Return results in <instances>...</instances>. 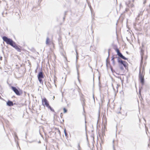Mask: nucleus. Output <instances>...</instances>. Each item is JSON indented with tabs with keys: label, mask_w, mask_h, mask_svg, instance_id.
<instances>
[{
	"label": "nucleus",
	"mask_w": 150,
	"mask_h": 150,
	"mask_svg": "<svg viewBox=\"0 0 150 150\" xmlns=\"http://www.w3.org/2000/svg\"><path fill=\"white\" fill-rule=\"evenodd\" d=\"M2 39L7 44H8L15 48L18 52H21V50L16 45L15 42L11 39L8 38L6 36H3Z\"/></svg>",
	"instance_id": "1"
},
{
	"label": "nucleus",
	"mask_w": 150,
	"mask_h": 150,
	"mask_svg": "<svg viewBox=\"0 0 150 150\" xmlns=\"http://www.w3.org/2000/svg\"><path fill=\"white\" fill-rule=\"evenodd\" d=\"M11 89L14 91L16 94L17 96H20L23 93V91L20 89L16 88L14 86H11Z\"/></svg>",
	"instance_id": "2"
},
{
	"label": "nucleus",
	"mask_w": 150,
	"mask_h": 150,
	"mask_svg": "<svg viewBox=\"0 0 150 150\" xmlns=\"http://www.w3.org/2000/svg\"><path fill=\"white\" fill-rule=\"evenodd\" d=\"M15 105H16V104L15 100L12 101L9 100H8L6 102V105L8 107H11Z\"/></svg>",
	"instance_id": "3"
},
{
	"label": "nucleus",
	"mask_w": 150,
	"mask_h": 150,
	"mask_svg": "<svg viewBox=\"0 0 150 150\" xmlns=\"http://www.w3.org/2000/svg\"><path fill=\"white\" fill-rule=\"evenodd\" d=\"M139 80L141 83L142 86H143L145 83V79L144 76H139Z\"/></svg>",
	"instance_id": "4"
},
{
	"label": "nucleus",
	"mask_w": 150,
	"mask_h": 150,
	"mask_svg": "<svg viewBox=\"0 0 150 150\" xmlns=\"http://www.w3.org/2000/svg\"><path fill=\"white\" fill-rule=\"evenodd\" d=\"M42 105L44 106H45L46 107L49 104V103L46 98H44L43 99H42Z\"/></svg>",
	"instance_id": "5"
},
{
	"label": "nucleus",
	"mask_w": 150,
	"mask_h": 150,
	"mask_svg": "<svg viewBox=\"0 0 150 150\" xmlns=\"http://www.w3.org/2000/svg\"><path fill=\"white\" fill-rule=\"evenodd\" d=\"M45 76H37L39 82L42 85H43V79H44Z\"/></svg>",
	"instance_id": "6"
},
{
	"label": "nucleus",
	"mask_w": 150,
	"mask_h": 150,
	"mask_svg": "<svg viewBox=\"0 0 150 150\" xmlns=\"http://www.w3.org/2000/svg\"><path fill=\"white\" fill-rule=\"evenodd\" d=\"M126 5L129 7L132 8L134 7L133 3H132L131 1L129 0L126 1L125 3Z\"/></svg>",
	"instance_id": "7"
},
{
	"label": "nucleus",
	"mask_w": 150,
	"mask_h": 150,
	"mask_svg": "<svg viewBox=\"0 0 150 150\" xmlns=\"http://www.w3.org/2000/svg\"><path fill=\"white\" fill-rule=\"evenodd\" d=\"M53 43L52 41H50L49 38L47 37L46 38V45H48L50 44H53Z\"/></svg>",
	"instance_id": "8"
},
{
	"label": "nucleus",
	"mask_w": 150,
	"mask_h": 150,
	"mask_svg": "<svg viewBox=\"0 0 150 150\" xmlns=\"http://www.w3.org/2000/svg\"><path fill=\"white\" fill-rule=\"evenodd\" d=\"M144 67H140L139 70V75H143L145 74L144 72Z\"/></svg>",
	"instance_id": "9"
},
{
	"label": "nucleus",
	"mask_w": 150,
	"mask_h": 150,
	"mask_svg": "<svg viewBox=\"0 0 150 150\" xmlns=\"http://www.w3.org/2000/svg\"><path fill=\"white\" fill-rule=\"evenodd\" d=\"M144 51L142 50H141V59L140 64L142 65L143 62V55Z\"/></svg>",
	"instance_id": "10"
},
{
	"label": "nucleus",
	"mask_w": 150,
	"mask_h": 150,
	"mask_svg": "<svg viewBox=\"0 0 150 150\" xmlns=\"http://www.w3.org/2000/svg\"><path fill=\"white\" fill-rule=\"evenodd\" d=\"M117 54L119 57H120V58H122V59H125V60H127L128 59V58H126L120 52L119 53Z\"/></svg>",
	"instance_id": "11"
},
{
	"label": "nucleus",
	"mask_w": 150,
	"mask_h": 150,
	"mask_svg": "<svg viewBox=\"0 0 150 150\" xmlns=\"http://www.w3.org/2000/svg\"><path fill=\"white\" fill-rule=\"evenodd\" d=\"M80 100L81 101H85V99L83 98V95L81 93H80Z\"/></svg>",
	"instance_id": "12"
},
{
	"label": "nucleus",
	"mask_w": 150,
	"mask_h": 150,
	"mask_svg": "<svg viewBox=\"0 0 150 150\" xmlns=\"http://www.w3.org/2000/svg\"><path fill=\"white\" fill-rule=\"evenodd\" d=\"M46 107L52 112H55L54 109L49 105V104Z\"/></svg>",
	"instance_id": "13"
},
{
	"label": "nucleus",
	"mask_w": 150,
	"mask_h": 150,
	"mask_svg": "<svg viewBox=\"0 0 150 150\" xmlns=\"http://www.w3.org/2000/svg\"><path fill=\"white\" fill-rule=\"evenodd\" d=\"M46 107L52 112H55L54 109L49 105V104Z\"/></svg>",
	"instance_id": "14"
},
{
	"label": "nucleus",
	"mask_w": 150,
	"mask_h": 150,
	"mask_svg": "<svg viewBox=\"0 0 150 150\" xmlns=\"http://www.w3.org/2000/svg\"><path fill=\"white\" fill-rule=\"evenodd\" d=\"M46 107L52 112H55L54 109L49 105V104Z\"/></svg>",
	"instance_id": "15"
},
{
	"label": "nucleus",
	"mask_w": 150,
	"mask_h": 150,
	"mask_svg": "<svg viewBox=\"0 0 150 150\" xmlns=\"http://www.w3.org/2000/svg\"><path fill=\"white\" fill-rule=\"evenodd\" d=\"M100 76H99L98 77V79L99 80V90L100 91L101 88L102 87V86H101V85H100L101 83H100Z\"/></svg>",
	"instance_id": "16"
},
{
	"label": "nucleus",
	"mask_w": 150,
	"mask_h": 150,
	"mask_svg": "<svg viewBox=\"0 0 150 150\" xmlns=\"http://www.w3.org/2000/svg\"><path fill=\"white\" fill-rule=\"evenodd\" d=\"M142 86H142L141 87H139V94L140 95L141 97H142L141 95V90L143 88ZM141 99H142V97H141Z\"/></svg>",
	"instance_id": "17"
},
{
	"label": "nucleus",
	"mask_w": 150,
	"mask_h": 150,
	"mask_svg": "<svg viewBox=\"0 0 150 150\" xmlns=\"http://www.w3.org/2000/svg\"><path fill=\"white\" fill-rule=\"evenodd\" d=\"M117 60L118 62H120L122 64V63H123L124 62V61H122L121 59L119 58H117Z\"/></svg>",
	"instance_id": "18"
},
{
	"label": "nucleus",
	"mask_w": 150,
	"mask_h": 150,
	"mask_svg": "<svg viewBox=\"0 0 150 150\" xmlns=\"http://www.w3.org/2000/svg\"><path fill=\"white\" fill-rule=\"evenodd\" d=\"M125 62H123V63H122V64L125 67L126 69L127 68V63L125 61H124Z\"/></svg>",
	"instance_id": "19"
},
{
	"label": "nucleus",
	"mask_w": 150,
	"mask_h": 150,
	"mask_svg": "<svg viewBox=\"0 0 150 150\" xmlns=\"http://www.w3.org/2000/svg\"><path fill=\"white\" fill-rule=\"evenodd\" d=\"M64 133L66 137H68V135L66 132V129H64Z\"/></svg>",
	"instance_id": "20"
},
{
	"label": "nucleus",
	"mask_w": 150,
	"mask_h": 150,
	"mask_svg": "<svg viewBox=\"0 0 150 150\" xmlns=\"http://www.w3.org/2000/svg\"><path fill=\"white\" fill-rule=\"evenodd\" d=\"M81 103H82V106H83V110H84V106H85V101H81Z\"/></svg>",
	"instance_id": "21"
},
{
	"label": "nucleus",
	"mask_w": 150,
	"mask_h": 150,
	"mask_svg": "<svg viewBox=\"0 0 150 150\" xmlns=\"http://www.w3.org/2000/svg\"><path fill=\"white\" fill-rule=\"evenodd\" d=\"M63 110L64 113H67V109L65 108H63Z\"/></svg>",
	"instance_id": "22"
},
{
	"label": "nucleus",
	"mask_w": 150,
	"mask_h": 150,
	"mask_svg": "<svg viewBox=\"0 0 150 150\" xmlns=\"http://www.w3.org/2000/svg\"><path fill=\"white\" fill-rule=\"evenodd\" d=\"M115 58V57H113L111 59V61H112V64H113L114 65H115V61H114V59Z\"/></svg>",
	"instance_id": "23"
},
{
	"label": "nucleus",
	"mask_w": 150,
	"mask_h": 150,
	"mask_svg": "<svg viewBox=\"0 0 150 150\" xmlns=\"http://www.w3.org/2000/svg\"><path fill=\"white\" fill-rule=\"evenodd\" d=\"M116 76V77L117 78H120V80L121 81V82L122 83L124 81V80H122L121 79V77L120 76Z\"/></svg>",
	"instance_id": "24"
},
{
	"label": "nucleus",
	"mask_w": 150,
	"mask_h": 150,
	"mask_svg": "<svg viewBox=\"0 0 150 150\" xmlns=\"http://www.w3.org/2000/svg\"><path fill=\"white\" fill-rule=\"evenodd\" d=\"M38 75H43L42 72V71H39Z\"/></svg>",
	"instance_id": "25"
},
{
	"label": "nucleus",
	"mask_w": 150,
	"mask_h": 150,
	"mask_svg": "<svg viewBox=\"0 0 150 150\" xmlns=\"http://www.w3.org/2000/svg\"><path fill=\"white\" fill-rule=\"evenodd\" d=\"M78 150H80V149H81V148L80 146V144L79 143L78 144Z\"/></svg>",
	"instance_id": "26"
},
{
	"label": "nucleus",
	"mask_w": 150,
	"mask_h": 150,
	"mask_svg": "<svg viewBox=\"0 0 150 150\" xmlns=\"http://www.w3.org/2000/svg\"><path fill=\"white\" fill-rule=\"evenodd\" d=\"M116 50L117 52V54H118L120 52L119 50L118 49H117Z\"/></svg>",
	"instance_id": "27"
},
{
	"label": "nucleus",
	"mask_w": 150,
	"mask_h": 150,
	"mask_svg": "<svg viewBox=\"0 0 150 150\" xmlns=\"http://www.w3.org/2000/svg\"><path fill=\"white\" fill-rule=\"evenodd\" d=\"M116 50L117 52V54H118L120 52L119 50L118 49H117Z\"/></svg>",
	"instance_id": "28"
},
{
	"label": "nucleus",
	"mask_w": 150,
	"mask_h": 150,
	"mask_svg": "<svg viewBox=\"0 0 150 150\" xmlns=\"http://www.w3.org/2000/svg\"><path fill=\"white\" fill-rule=\"evenodd\" d=\"M112 88H113L114 91L115 92V88H114L113 85L112 83Z\"/></svg>",
	"instance_id": "29"
},
{
	"label": "nucleus",
	"mask_w": 150,
	"mask_h": 150,
	"mask_svg": "<svg viewBox=\"0 0 150 150\" xmlns=\"http://www.w3.org/2000/svg\"><path fill=\"white\" fill-rule=\"evenodd\" d=\"M14 137H16V138H18V136L17 135L16 133V132L14 133Z\"/></svg>",
	"instance_id": "30"
},
{
	"label": "nucleus",
	"mask_w": 150,
	"mask_h": 150,
	"mask_svg": "<svg viewBox=\"0 0 150 150\" xmlns=\"http://www.w3.org/2000/svg\"><path fill=\"white\" fill-rule=\"evenodd\" d=\"M63 115V113L62 112L60 114V117L61 118H62Z\"/></svg>",
	"instance_id": "31"
},
{
	"label": "nucleus",
	"mask_w": 150,
	"mask_h": 150,
	"mask_svg": "<svg viewBox=\"0 0 150 150\" xmlns=\"http://www.w3.org/2000/svg\"><path fill=\"white\" fill-rule=\"evenodd\" d=\"M118 87H119V85H118V84H117V86H116V88H117V92H118Z\"/></svg>",
	"instance_id": "32"
},
{
	"label": "nucleus",
	"mask_w": 150,
	"mask_h": 150,
	"mask_svg": "<svg viewBox=\"0 0 150 150\" xmlns=\"http://www.w3.org/2000/svg\"><path fill=\"white\" fill-rule=\"evenodd\" d=\"M86 120H85V130H86V129H87V127H86Z\"/></svg>",
	"instance_id": "33"
},
{
	"label": "nucleus",
	"mask_w": 150,
	"mask_h": 150,
	"mask_svg": "<svg viewBox=\"0 0 150 150\" xmlns=\"http://www.w3.org/2000/svg\"><path fill=\"white\" fill-rule=\"evenodd\" d=\"M79 76H78V77H77L78 80V81H79V82L80 83V81L79 79Z\"/></svg>",
	"instance_id": "34"
},
{
	"label": "nucleus",
	"mask_w": 150,
	"mask_h": 150,
	"mask_svg": "<svg viewBox=\"0 0 150 150\" xmlns=\"http://www.w3.org/2000/svg\"><path fill=\"white\" fill-rule=\"evenodd\" d=\"M76 58H77V56H78V53H77V50H76Z\"/></svg>",
	"instance_id": "35"
},
{
	"label": "nucleus",
	"mask_w": 150,
	"mask_h": 150,
	"mask_svg": "<svg viewBox=\"0 0 150 150\" xmlns=\"http://www.w3.org/2000/svg\"><path fill=\"white\" fill-rule=\"evenodd\" d=\"M142 12H141L139 14V16H140V15H142Z\"/></svg>",
	"instance_id": "36"
},
{
	"label": "nucleus",
	"mask_w": 150,
	"mask_h": 150,
	"mask_svg": "<svg viewBox=\"0 0 150 150\" xmlns=\"http://www.w3.org/2000/svg\"><path fill=\"white\" fill-rule=\"evenodd\" d=\"M113 150H115L114 144H113Z\"/></svg>",
	"instance_id": "37"
},
{
	"label": "nucleus",
	"mask_w": 150,
	"mask_h": 150,
	"mask_svg": "<svg viewBox=\"0 0 150 150\" xmlns=\"http://www.w3.org/2000/svg\"><path fill=\"white\" fill-rule=\"evenodd\" d=\"M66 76H65L64 77V79H65V81H64V82H65V81H66V78H67Z\"/></svg>",
	"instance_id": "38"
},
{
	"label": "nucleus",
	"mask_w": 150,
	"mask_h": 150,
	"mask_svg": "<svg viewBox=\"0 0 150 150\" xmlns=\"http://www.w3.org/2000/svg\"><path fill=\"white\" fill-rule=\"evenodd\" d=\"M53 76H54V81H55V78H56V76H55V75Z\"/></svg>",
	"instance_id": "39"
},
{
	"label": "nucleus",
	"mask_w": 150,
	"mask_h": 150,
	"mask_svg": "<svg viewBox=\"0 0 150 150\" xmlns=\"http://www.w3.org/2000/svg\"><path fill=\"white\" fill-rule=\"evenodd\" d=\"M120 93H122V94H124V92H123V91H121L120 92Z\"/></svg>",
	"instance_id": "40"
},
{
	"label": "nucleus",
	"mask_w": 150,
	"mask_h": 150,
	"mask_svg": "<svg viewBox=\"0 0 150 150\" xmlns=\"http://www.w3.org/2000/svg\"><path fill=\"white\" fill-rule=\"evenodd\" d=\"M93 99L94 101H95V98H94V94H93Z\"/></svg>",
	"instance_id": "41"
},
{
	"label": "nucleus",
	"mask_w": 150,
	"mask_h": 150,
	"mask_svg": "<svg viewBox=\"0 0 150 150\" xmlns=\"http://www.w3.org/2000/svg\"><path fill=\"white\" fill-rule=\"evenodd\" d=\"M2 57H0V60H2Z\"/></svg>",
	"instance_id": "42"
},
{
	"label": "nucleus",
	"mask_w": 150,
	"mask_h": 150,
	"mask_svg": "<svg viewBox=\"0 0 150 150\" xmlns=\"http://www.w3.org/2000/svg\"><path fill=\"white\" fill-rule=\"evenodd\" d=\"M100 110H99L98 111V115L99 116L100 115Z\"/></svg>",
	"instance_id": "43"
},
{
	"label": "nucleus",
	"mask_w": 150,
	"mask_h": 150,
	"mask_svg": "<svg viewBox=\"0 0 150 150\" xmlns=\"http://www.w3.org/2000/svg\"><path fill=\"white\" fill-rule=\"evenodd\" d=\"M129 76H127L126 78H127V79H128V77H129Z\"/></svg>",
	"instance_id": "44"
},
{
	"label": "nucleus",
	"mask_w": 150,
	"mask_h": 150,
	"mask_svg": "<svg viewBox=\"0 0 150 150\" xmlns=\"http://www.w3.org/2000/svg\"><path fill=\"white\" fill-rule=\"evenodd\" d=\"M125 116H127V112L126 113V114H125Z\"/></svg>",
	"instance_id": "45"
},
{
	"label": "nucleus",
	"mask_w": 150,
	"mask_h": 150,
	"mask_svg": "<svg viewBox=\"0 0 150 150\" xmlns=\"http://www.w3.org/2000/svg\"><path fill=\"white\" fill-rule=\"evenodd\" d=\"M86 139H87V140H88V138L87 135V134H86Z\"/></svg>",
	"instance_id": "46"
},
{
	"label": "nucleus",
	"mask_w": 150,
	"mask_h": 150,
	"mask_svg": "<svg viewBox=\"0 0 150 150\" xmlns=\"http://www.w3.org/2000/svg\"><path fill=\"white\" fill-rule=\"evenodd\" d=\"M95 76L93 75V81H94V77Z\"/></svg>",
	"instance_id": "47"
},
{
	"label": "nucleus",
	"mask_w": 150,
	"mask_h": 150,
	"mask_svg": "<svg viewBox=\"0 0 150 150\" xmlns=\"http://www.w3.org/2000/svg\"><path fill=\"white\" fill-rule=\"evenodd\" d=\"M146 3V1H144V2H143V4H145V3Z\"/></svg>",
	"instance_id": "48"
},
{
	"label": "nucleus",
	"mask_w": 150,
	"mask_h": 150,
	"mask_svg": "<svg viewBox=\"0 0 150 150\" xmlns=\"http://www.w3.org/2000/svg\"><path fill=\"white\" fill-rule=\"evenodd\" d=\"M58 132H59V134H60V130L59 129H58Z\"/></svg>",
	"instance_id": "49"
},
{
	"label": "nucleus",
	"mask_w": 150,
	"mask_h": 150,
	"mask_svg": "<svg viewBox=\"0 0 150 150\" xmlns=\"http://www.w3.org/2000/svg\"><path fill=\"white\" fill-rule=\"evenodd\" d=\"M118 113H120H120H121V112L119 111V112H118Z\"/></svg>",
	"instance_id": "50"
},
{
	"label": "nucleus",
	"mask_w": 150,
	"mask_h": 150,
	"mask_svg": "<svg viewBox=\"0 0 150 150\" xmlns=\"http://www.w3.org/2000/svg\"><path fill=\"white\" fill-rule=\"evenodd\" d=\"M38 69H37V70H35V71L36 72V71H38Z\"/></svg>",
	"instance_id": "51"
},
{
	"label": "nucleus",
	"mask_w": 150,
	"mask_h": 150,
	"mask_svg": "<svg viewBox=\"0 0 150 150\" xmlns=\"http://www.w3.org/2000/svg\"><path fill=\"white\" fill-rule=\"evenodd\" d=\"M108 57H109V51H108Z\"/></svg>",
	"instance_id": "52"
},
{
	"label": "nucleus",
	"mask_w": 150,
	"mask_h": 150,
	"mask_svg": "<svg viewBox=\"0 0 150 150\" xmlns=\"http://www.w3.org/2000/svg\"><path fill=\"white\" fill-rule=\"evenodd\" d=\"M62 122H64V120L63 119H62Z\"/></svg>",
	"instance_id": "53"
},
{
	"label": "nucleus",
	"mask_w": 150,
	"mask_h": 150,
	"mask_svg": "<svg viewBox=\"0 0 150 150\" xmlns=\"http://www.w3.org/2000/svg\"><path fill=\"white\" fill-rule=\"evenodd\" d=\"M41 143V142L40 141H39V142H38V143Z\"/></svg>",
	"instance_id": "54"
},
{
	"label": "nucleus",
	"mask_w": 150,
	"mask_h": 150,
	"mask_svg": "<svg viewBox=\"0 0 150 150\" xmlns=\"http://www.w3.org/2000/svg\"><path fill=\"white\" fill-rule=\"evenodd\" d=\"M134 1V0H132V2L133 3Z\"/></svg>",
	"instance_id": "55"
},
{
	"label": "nucleus",
	"mask_w": 150,
	"mask_h": 150,
	"mask_svg": "<svg viewBox=\"0 0 150 150\" xmlns=\"http://www.w3.org/2000/svg\"><path fill=\"white\" fill-rule=\"evenodd\" d=\"M76 68H77V70H78V66H76Z\"/></svg>",
	"instance_id": "56"
},
{
	"label": "nucleus",
	"mask_w": 150,
	"mask_h": 150,
	"mask_svg": "<svg viewBox=\"0 0 150 150\" xmlns=\"http://www.w3.org/2000/svg\"><path fill=\"white\" fill-rule=\"evenodd\" d=\"M114 140H113V143H114Z\"/></svg>",
	"instance_id": "57"
},
{
	"label": "nucleus",
	"mask_w": 150,
	"mask_h": 150,
	"mask_svg": "<svg viewBox=\"0 0 150 150\" xmlns=\"http://www.w3.org/2000/svg\"><path fill=\"white\" fill-rule=\"evenodd\" d=\"M26 137V134H25V138Z\"/></svg>",
	"instance_id": "58"
},
{
	"label": "nucleus",
	"mask_w": 150,
	"mask_h": 150,
	"mask_svg": "<svg viewBox=\"0 0 150 150\" xmlns=\"http://www.w3.org/2000/svg\"><path fill=\"white\" fill-rule=\"evenodd\" d=\"M96 71H97V72H98V70H96Z\"/></svg>",
	"instance_id": "59"
},
{
	"label": "nucleus",
	"mask_w": 150,
	"mask_h": 150,
	"mask_svg": "<svg viewBox=\"0 0 150 150\" xmlns=\"http://www.w3.org/2000/svg\"><path fill=\"white\" fill-rule=\"evenodd\" d=\"M121 107H120V109L121 110Z\"/></svg>",
	"instance_id": "60"
},
{
	"label": "nucleus",
	"mask_w": 150,
	"mask_h": 150,
	"mask_svg": "<svg viewBox=\"0 0 150 150\" xmlns=\"http://www.w3.org/2000/svg\"><path fill=\"white\" fill-rule=\"evenodd\" d=\"M16 75H15L16 78H17V77H16Z\"/></svg>",
	"instance_id": "61"
},
{
	"label": "nucleus",
	"mask_w": 150,
	"mask_h": 150,
	"mask_svg": "<svg viewBox=\"0 0 150 150\" xmlns=\"http://www.w3.org/2000/svg\"><path fill=\"white\" fill-rule=\"evenodd\" d=\"M62 79L63 78V77H62Z\"/></svg>",
	"instance_id": "62"
},
{
	"label": "nucleus",
	"mask_w": 150,
	"mask_h": 150,
	"mask_svg": "<svg viewBox=\"0 0 150 150\" xmlns=\"http://www.w3.org/2000/svg\"><path fill=\"white\" fill-rule=\"evenodd\" d=\"M121 75H123V74H121Z\"/></svg>",
	"instance_id": "63"
},
{
	"label": "nucleus",
	"mask_w": 150,
	"mask_h": 150,
	"mask_svg": "<svg viewBox=\"0 0 150 150\" xmlns=\"http://www.w3.org/2000/svg\"><path fill=\"white\" fill-rule=\"evenodd\" d=\"M19 148L20 149V147L19 146Z\"/></svg>",
	"instance_id": "64"
}]
</instances>
